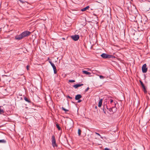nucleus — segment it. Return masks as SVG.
Returning a JSON list of instances; mask_svg holds the SVG:
<instances>
[{
    "label": "nucleus",
    "mask_w": 150,
    "mask_h": 150,
    "mask_svg": "<svg viewBox=\"0 0 150 150\" xmlns=\"http://www.w3.org/2000/svg\"><path fill=\"white\" fill-rule=\"evenodd\" d=\"M101 56L103 58H110L112 57V55H109L105 53H103L101 55Z\"/></svg>",
    "instance_id": "nucleus-1"
},
{
    "label": "nucleus",
    "mask_w": 150,
    "mask_h": 150,
    "mask_svg": "<svg viewBox=\"0 0 150 150\" xmlns=\"http://www.w3.org/2000/svg\"><path fill=\"white\" fill-rule=\"evenodd\" d=\"M81 96L80 94H78L76 95L75 96V99L76 100H78L81 98Z\"/></svg>",
    "instance_id": "nucleus-9"
},
{
    "label": "nucleus",
    "mask_w": 150,
    "mask_h": 150,
    "mask_svg": "<svg viewBox=\"0 0 150 150\" xmlns=\"http://www.w3.org/2000/svg\"><path fill=\"white\" fill-rule=\"evenodd\" d=\"M81 100H79L78 101V103H79V102H80L81 101Z\"/></svg>",
    "instance_id": "nucleus-32"
},
{
    "label": "nucleus",
    "mask_w": 150,
    "mask_h": 150,
    "mask_svg": "<svg viewBox=\"0 0 150 150\" xmlns=\"http://www.w3.org/2000/svg\"><path fill=\"white\" fill-rule=\"evenodd\" d=\"M82 72L83 74H86V75H90L91 74V73L87 72V71H83Z\"/></svg>",
    "instance_id": "nucleus-12"
},
{
    "label": "nucleus",
    "mask_w": 150,
    "mask_h": 150,
    "mask_svg": "<svg viewBox=\"0 0 150 150\" xmlns=\"http://www.w3.org/2000/svg\"><path fill=\"white\" fill-rule=\"evenodd\" d=\"M29 65H27L26 66V69H27V70H29Z\"/></svg>",
    "instance_id": "nucleus-25"
},
{
    "label": "nucleus",
    "mask_w": 150,
    "mask_h": 150,
    "mask_svg": "<svg viewBox=\"0 0 150 150\" xmlns=\"http://www.w3.org/2000/svg\"><path fill=\"white\" fill-rule=\"evenodd\" d=\"M24 99L25 101L28 102V103H30V100H29L27 98L25 97L24 98Z\"/></svg>",
    "instance_id": "nucleus-14"
},
{
    "label": "nucleus",
    "mask_w": 150,
    "mask_h": 150,
    "mask_svg": "<svg viewBox=\"0 0 150 150\" xmlns=\"http://www.w3.org/2000/svg\"><path fill=\"white\" fill-rule=\"evenodd\" d=\"M140 82L141 85L142 86V87L143 88V90L144 92L145 93H146L147 91H146V88L144 86V84H143V83L142 81H140Z\"/></svg>",
    "instance_id": "nucleus-7"
},
{
    "label": "nucleus",
    "mask_w": 150,
    "mask_h": 150,
    "mask_svg": "<svg viewBox=\"0 0 150 150\" xmlns=\"http://www.w3.org/2000/svg\"><path fill=\"white\" fill-rule=\"evenodd\" d=\"M99 76L100 78L101 79H103L105 78L103 76H102V75H100V76Z\"/></svg>",
    "instance_id": "nucleus-21"
},
{
    "label": "nucleus",
    "mask_w": 150,
    "mask_h": 150,
    "mask_svg": "<svg viewBox=\"0 0 150 150\" xmlns=\"http://www.w3.org/2000/svg\"><path fill=\"white\" fill-rule=\"evenodd\" d=\"M89 6H88L86 7L83 8L81 9V11H84L88 9L89 8Z\"/></svg>",
    "instance_id": "nucleus-11"
},
{
    "label": "nucleus",
    "mask_w": 150,
    "mask_h": 150,
    "mask_svg": "<svg viewBox=\"0 0 150 150\" xmlns=\"http://www.w3.org/2000/svg\"><path fill=\"white\" fill-rule=\"evenodd\" d=\"M89 88L88 87L85 90V92L87 91L89 89Z\"/></svg>",
    "instance_id": "nucleus-27"
},
{
    "label": "nucleus",
    "mask_w": 150,
    "mask_h": 150,
    "mask_svg": "<svg viewBox=\"0 0 150 150\" xmlns=\"http://www.w3.org/2000/svg\"><path fill=\"white\" fill-rule=\"evenodd\" d=\"M103 101V100L102 99H100V100H99V103H98V106L99 107H100L102 105V103Z\"/></svg>",
    "instance_id": "nucleus-10"
},
{
    "label": "nucleus",
    "mask_w": 150,
    "mask_h": 150,
    "mask_svg": "<svg viewBox=\"0 0 150 150\" xmlns=\"http://www.w3.org/2000/svg\"><path fill=\"white\" fill-rule=\"evenodd\" d=\"M56 126H57V128H58V130H61V128L60 127H59V125L58 124H57Z\"/></svg>",
    "instance_id": "nucleus-19"
},
{
    "label": "nucleus",
    "mask_w": 150,
    "mask_h": 150,
    "mask_svg": "<svg viewBox=\"0 0 150 150\" xmlns=\"http://www.w3.org/2000/svg\"><path fill=\"white\" fill-rule=\"evenodd\" d=\"M52 144L53 147H57V145L56 143V141L54 137V136H52Z\"/></svg>",
    "instance_id": "nucleus-3"
},
{
    "label": "nucleus",
    "mask_w": 150,
    "mask_h": 150,
    "mask_svg": "<svg viewBox=\"0 0 150 150\" xmlns=\"http://www.w3.org/2000/svg\"><path fill=\"white\" fill-rule=\"evenodd\" d=\"M4 112V111L3 109L0 108V114H1Z\"/></svg>",
    "instance_id": "nucleus-18"
},
{
    "label": "nucleus",
    "mask_w": 150,
    "mask_h": 150,
    "mask_svg": "<svg viewBox=\"0 0 150 150\" xmlns=\"http://www.w3.org/2000/svg\"><path fill=\"white\" fill-rule=\"evenodd\" d=\"M6 142V140L5 139H3L0 140V143H5Z\"/></svg>",
    "instance_id": "nucleus-13"
},
{
    "label": "nucleus",
    "mask_w": 150,
    "mask_h": 150,
    "mask_svg": "<svg viewBox=\"0 0 150 150\" xmlns=\"http://www.w3.org/2000/svg\"><path fill=\"white\" fill-rule=\"evenodd\" d=\"M104 106H105V108H107V109H108L107 106V105H104Z\"/></svg>",
    "instance_id": "nucleus-29"
},
{
    "label": "nucleus",
    "mask_w": 150,
    "mask_h": 150,
    "mask_svg": "<svg viewBox=\"0 0 150 150\" xmlns=\"http://www.w3.org/2000/svg\"><path fill=\"white\" fill-rule=\"evenodd\" d=\"M49 62L51 65L52 64H53V63H52L51 62Z\"/></svg>",
    "instance_id": "nucleus-33"
},
{
    "label": "nucleus",
    "mask_w": 150,
    "mask_h": 150,
    "mask_svg": "<svg viewBox=\"0 0 150 150\" xmlns=\"http://www.w3.org/2000/svg\"><path fill=\"white\" fill-rule=\"evenodd\" d=\"M142 71L144 73H146L147 70V68L146 67V64H144L142 67Z\"/></svg>",
    "instance_id": "nucleus-4"
},
{
    "label": "nucleus",
    "mask_w": 150,
    "mask_h": 150,
    "mask_svg": "<svg viewBox=\"0 0 150 150\" xmlns=\"http://www.w3.org/2000/svg\"><path fill=\"white\" fill-rule=\"evenodd\" d=\"M62 39L64 40L65 39L64 38H62Z\"/></svg>",
    "instance_id": "nucleus-34"
},
{
    "label": "nucleus",
    "mask_w": 150,
    "mask_h": 150,
    "mask_svg": "<svg viewBox=\"0 0 150 150\" xmlns=\"http://www.w3.org/2000/svg\"><path fill=\"white\" fill-rule=\"evenodd\" d=\"M83 85V84H76L74 85L73 86V87H74L75 88H78V87L82 86Z\"/></svg>",
    "instance_id": "nucleus-8"
},
{
    "label": "nucleus",
    "mask_w": 150,
    "mask_h": 150,
    "mask_svg": "<svg viewBox=\"0 0 150 150\" xmlns=\"http://www.w3.org/2000/svg\"><path fill=\"white\" fill-rule=\"evenodd\" d=\"M52 66V67L53 69L56 67L54 64H52L51 65Z\"/></svg>",
    "instance_id": "nucleus-22"
},
{
    "label": "nucleus",
    "mask_w": 150,
    "mask_h": 150,
    "mask_svg": "<svg viewBox=\"0 0 150 150\" xmlns=\"http://www.w3.org/2000/svg\"><path fill=\"white\" fill-rule=\"evenodd\" d=\"M71 38L74 41L77 40L79 38V36L78 35H74L71 36Z\"/></svg>",
    "instance_id": "nucleus-5"
},
{
    "label": "nucleus",
    "mask_w": 150,
    "mask_h": 150,
    "mask_svg": "<svg viewBox=\"0 0 150 150\" xmlns=\"http://www.w3.org/2000/svg\"><path fill=\"white\" fill-rule=\"evenodd\" d=\"M105 150H109V149L108 148H106L105 149Z\"/></svg>",
    "instance_id": "nucleus-30"
},
{
    "label": "nucleus",
    "mask_w": 150,
    "mask_h": 150,
    "mask_svg": "<svg viewBox=\"0 0 150 150\" xmlns=\"http://www.w3.org/2000/svg\"><path fill=\"white\" fill-rule=\"evenodd\" d=\"M95 134L97 135H98V136H100L101 137V138H102L103 137H101V136L98 133H97V132H95Z\"/></svg>",
    "instance_id": "nucleus-23"
},
{
    "label": "nucleus",
    "mask_w": 150,
    "mask_h": 150,
    "mask_svg": "<svg viewBox=\"0 0 150 150\" xmlns=\"http://www.w3.org/2000/svg\"><path fill=\"white\" fill-rule=\"evenodd\" d=\"M53 70H54V73L55 74H56L57 72L56 67L54 68H53Z\"/></svg>",
    "instance_id": "nucleus-20"
},
{
    "label": "nucleus",
    "mask_w": 150,
    "mask_h": 150,
    "mask_svg": "<svg viewBox=\"0 0 150 150\" xmlns=\"http://www.w3.org/2000/svg\"><path fill=\"white\" fill-rule=\"evenodd\" d=\"M149 114L150 115V110H149Z\"/></svg>",
    "instance_id": "nucleus-36"
},
{
    "label": "nucleus",
    "mask_w": 150,
    "mask_h": 150,
    "mask_svg": "<svg viewBox=\"0 0 150 150\" xmlns=\"http://www.w3.org/2000/svg\"><path fill=\"white\" fill-rule=\"evenodd\" d=\"M110 103H112L113 102V100H112V99H110Z\"/></svg>",
    "instance_id": "nucleus-28"
},
{
    "label": "nucleus",
    "mask_w": 150,
    "mask_h": 150,
    "mask_svg": "<svg viewBox=\"0 0 150 150\" xmlns=\"http://www.w3.org/2000/svg\"><path fill=\"white\" fill-rule=\"evenodd\" d=\"M105 110H106V109H105V106H103V112H104V113L105 114H106V112H105Z\"/></svg>",
    "instance_id": "nucleus-17"
},
{
    "label": "nucleus",
    "mask_w": 150,
    "mask_h": 150,
    "mask_svg": "<svg viewBox=\"0 0 150 150\" xmlns=\"http://www.w3.org/2000/svg\"><path fill=\"white\" fill-rule=\"evenodd\" d=\"M133 150H136L135 149H134Z\"/></svg>",
    "instance_id": "nucleus-37"
},
{
    "label": "nucleus",
    "mask_w": 150,
    "mask_h": 150,
    "mask_svg": "<svg viewBox=\"0 0 150 150\" xmlns=\"http://www.w3.org/2000/svg\"><path fill=\"white\" fill-rule=\"evenodd\" d=\"M97 108V106H96L95 107V108Z\"/></svg>",
    "instance_id": "nucleus-35"
},
{
    "label": "nucleus",
    "mask_w": 150,
    "mask_h": 150,
    "mask_svg": "<svg viewBox=\"0 0 150 150\" xmlns=\"http://www.w3.org/2000/svg\"><path fill=\"white\" fill-rule=\"evenodd\" d=\"M81 130L80 129H78V133L79 136H80L81 135Z\"/></svg>",
    "instance_id": "nucleus-15"
},
{
    "label": "nucleus",
    "mask_w": 150,
    "mask_h": 150,
    "mask_svg": "<svg viewBox=\"0 0 150 150\" xmlns=\"http://www.w3.org/2000/svg\"><path fill=\"white\" fill-rule=\"evenodd\" d=\"M30 34V32L28 31H25L21 33L23 38L28 36Z\"/></svg>",
    "instance_id": "nucleus-2"
},
{
    "label": "nucleus",
    "mask_w": 150,
    "mask_h": 150,
    "mask_svg": "<svg viewBox=\"0 0 150 150\" xmlns=\"http://www.w3.org/2000/svg\"><path fill=\"white\" fill-rule=\"evenodd\" d=\"M15 38L16 40H20L22 39L23 38V36L22 34H20L16 36L15 37Z\"/></svg>",
    "instance_id": "nucleus-6"
},
{
    "label": "nucleus",
    "mask_w": 150,
    "mask_h": 150,
    "mask_svg": "<svg viewBox=\"0 0 150 150\" xmlns=\"http://www.w3.org/2000/svg\"><path fill=\"white\" fill-rule=\"evenodd\" d=\"M67 98H69L70 99H71L72 98L71 97H70L69 96H67Z\"/></svg>",
    "instance_id": "nucleus-26"
},
{
    "label": "nucleus",
    "mask_w": 150,
    "mask_h": 150,
    "mask_svg": "<svg viewBox=\"0 0 150 150\" xmlns=\"http://www.w3.org/2000/svg\"><path fill=\"white\" fill-rule=\"evenodd\" d=\"M62 109L65 112H67L69 111V110H68L65 109L63 107H62Z\"/></svg>",
    "instance_id": "nucleus-16"
},
{
    "label": "nucleus",
    "mask_w": 150,
    "mask_h": 150,
    "mask_svg": "<svg viewBox=\"0 0 150 150\" xmlns=\"http://www.w3.org/2000/svg\"><path fill=\"white\" fill-rule=\"evenodd\" d=\"M69 81L70 82H75V81L74 80H69Z\"/></svg>",
    "instance_id": "nucleus-24"
},
{
    "label": "nucleus",
    "mask_w": 150,
    "mask_h": 150,
    "mask_svg": "<svg viewBox=\"0 0 150 150\" xmlns=\"http://www.w3.org/2000/svg\"><path fill=\"white\" fill-rule=\"evenodd\" d=\"M19 1L21 2L22 3H23V1L21 0H18Z\"/></svg>",
    "instance_id": "nucleus-31"
}]
</instances>
